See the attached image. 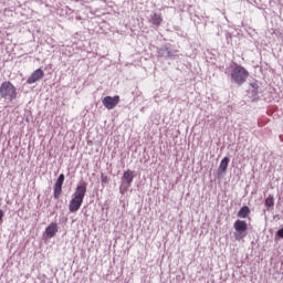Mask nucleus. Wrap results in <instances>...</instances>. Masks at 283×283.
Here are the masks:
<instances>
[{
	"label": "nucleus",
	"instance_id": "nucleus-16",
	"mask_svg": "<svg viewBox=\"0 0 283 283\" xmlns=\"http://www.w3.org/2000/svg\"><path fill=\"white\" fill-rule=\"evenodd\" d=\"M3 210H0V224L3 222Z\"/></svg>",
	"mask_w": 283,
	"mask_h": 283
},
{
	"label": "nucleus",
	"instance_id": "nucleus-8",
	"mask_svg": "<svg viewBox=\"0 0 283 283\" xmlns=\"http://www.w3.org/2000/svg\"><path fill=\"white\" fill-rule=\"evenodd\" d=\"M234 230L241 235V238H244V233H247V230L249 229V226L247 224V221L237 220L233 224Z\"/></svg>",
	"mask_w": 283,
	"mask_h": 283
},
{
	"label": "nucleus",
	"instance_id": "nucleus-3",
	"mask_svg": "<svg viewBox=\"0 0 283 283\" xmlns=\"http://www.w3.org/2000/svg\"><path fill=\"white\" fill-rule=\"evenodd\" d=\"M0 96L6 101L17 98V87L11 82H3L0 86Z\"/></svg>",
	"mask_w": 283,
	"mask_h": 283
},
{
	"label": "nucleus",
	"instance_id": "nucleus-5",
	"mask_svg": "<svg viewBox=\"0 0 283 283\" xmlns=\"http://www.w3.org/2000/svg\"><path fill=\"white\" fill-rule=\"evenodd\" d=\"M104 107H106V109H114V107H116L118 105V103H120V96L115 95V96H105L102 101Z\"/></svg>",
	"mask_w": 283,
	"mask_h": 283
},
{
	"label": "nucleus",
	"instance_id": "nucleus-12",
	"mask_svg": "<svg viewBox=\"0 0 283 283\" xmlns=\"http://www.w3.org/2000/svg\"><path fill=\"white\" fill-rule=\"evenodd\" d=\"M249 213H251V209L248 206H243L238 212V218H248Z\"/></svg>",
	"mask_w": 283,
	"mask_h": 283
},
{
	"label": "nucleus",
	"instance_id": "nucleus-10",
	"mask_svg": "<svg viewBox=\"0 0 283 283\" xmlns=\"http://www.w3.org/2000/svg\"><path fill=\"white\" fill-rule=\"evenodd\" d=\"M56 233H59V224H56V222H51L45 229L46 238H54Z\"/></svg>",
	"mask_w": 283,
	"mask_h": 283
},
{
	"label": "nucleus",
	"instance_id": "nucleus-13",
	"mask_svg": "<svg viewBox=\"0 0 283 283\" xmlns=\"http://www.w3.org/2000/svg\"><path fill=\"white\" fill-rule=\"evenodd\" d=\"M275 206V198H273V195H269L265 199V207L271 208Z\"/></svg>",
	"mask_w": 283,
	"mask_h": 283
},
{
	"label": "nucleus",
	"instance_id": "nucleus-4",
	"mask_svg": "<svg viewBox=\"0 0 283 283\" xmlns=\"http://www.w3.org/2000/svg\"><path fill=\"white\" fill-rule=\"evenodd\" d=\"M63 182H65V175L61 174L53 186V196L55 200L61 198V193L63 192Z\"/></svg>",
	"mask_w": 283,
	"mask_h": 283
},
{
	"label": "nucleus",
	"instance_id": "nucleus-9",
	"mask_svg": "<svg viewBox=\"0 0 283 283\" xmlns=\"http://www.w3.org/2000/svg\"><path fill=\"white\" fill-rule=\"evenodd\" d=\"M134 182V171L128 169L124 171L122 177V185H126V187H132V184Z\"/></svg>",
	"mask_w": 283,
	"mask_h": 283
},
{
	"label": "nucleus",
	"instance_id": "nucleus-15",
	"mask_svg": "<svg viewBox=\"0 0 283 283\" xmlns=\"http://www.w3.org/2000/svg\"><path fill=\"white\" fill-rule=\"evenodd\" d=\"M102 182H105V184L109 182V178L107 176L102 177Z\"/></svg>",
	"mask_w": 283,
	"mask_h": 283
},
{
	"label": "nucleus",
	"instance_id": "nucleus-1",
	"mask_svg": "<svg viewBox=\"0 0 283 283\" xmlns=\"http://www.w3.org/2000/svg\"><path fill=\"white\" fill-rule=\"evenodd\" d=\"M87 193V184L82 182L76 186L73 198L69 203V211L71 213H76L78 209L83 206V200H85V195Z\"/></svg>",
	"mask_w": 283,
	"mask_h": 283
},
{
	"label": "nucleus",
	"instance_id": "nucleus-2",
	"mask_svg": "<svg viewBox=\"0 0 283 283\" xmlns=\"http://www.w3.org/2000/svg\"><path fill=\"white\" fill-rule=\"evenodd\" d=\"M231 78L237 85H242L247 83V78H249V71H247L244 66L237 64L231 72Z\"/></svg>",
	"mask_w": 283,
	"mask_h": 283
},
{
	"label": "nucleus",
	"instance_id": "nucleus-14",
	"mask_svg": "<svg viewBox=\"0 0 283 283\" xmlns=\"http://www.w3.org/2000/svg\"><path fill=\"white\" fill-rule=\"evenodd\" d=\"M276 235H277L279 238H283V228L280 229V230H277Z\"/></svg>",
	"mask_w": 283,
	"mask_h": 283
},
{
	"label": "nucleus",
	"instance_id": "nucleus-7",
	"mask_svg": "<svg viewBox=\"0 0 283 283\" xmlns=\"http://www.w3.org/2000/svg\"><path fill=\"white\" fill-rule=\"evenodd\" d=\"M163 21H164L163 13H156V12H153L148 19V22L151 23L154 28H160L163 25Z\"/></svg>",
	"mask_w": 283,
	"mask_h": 283
},
{
	"label": "nucleus",
	"instance_id": "nucleus-6",
	"mask_svg": "<svg viewBox=\"0 0 283 283\" xmlns=\"http://www.w3.org/2000/svg\"><path fill=\"white\" fill-rule=\"evenodd\" d=\"M45 76V73L41 69H36L27 80L28 85H32L38 81H41Z\"/></svg>",
	"mask_w": 283,
	"mask_h": 283
},
{
	"label": "nucleus",
	"instance_id": "nucleus-11",
	"mask_svg": "<svg viewBox=\"0 0 283 283\" xmlns=\"http://www.w3.org/2000/svg\"><path fill=\"white\" fill-rule=\"evenodd\" d=\"M229 167V157H224L218 168L219 174H227V169Z\"/></svg>",
	"mask_w": 283,
	"mask_h": 283
}]
</instances>
